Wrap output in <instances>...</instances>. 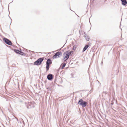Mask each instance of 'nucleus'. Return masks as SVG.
<instances>
[{
    "instance_id": "obj_1",
    "label": "nucleus",
    "mask_w": 127,
    "mask_h": 127,
    "mask_svg": "<svg viewBox=\"0 0 127 127\" xmlns=\"http://www.w3.org/2000/svg\"><path fill=\"white\" fill-rule=\"evenodd\" d=\"M87 103L86 102L83 101L82 99H80L78 102V104L82 106L83 107H85Z\"/></svg>"
},
{
    "instance_id": "obj_6",
    "label": "nucleus",
    "mask_w": 127,
    "mask_h": 127,
    "mask_svg": "<svg viewBox=\"0 0 127 127\" xmlns=\"http://www.w3.org/2000/svg\"><path fill=\"white\" fill-rule=\"evenodd\" d=\"M64 61H66L69 58V56L67 55V54H64Z\"/></svg>"
},
{
    "instance_id": "obj_13",
    "label": "nucleus",
    "mask_w": 127,
    "mask_h": 127,
    "mask_svg": "<svg viewBox=\"0 0 127 127\" xmlns=\"http://www.w3.org/2000/svg\"><path fill=\"white\" fill-rule=\"evenodd\" d=\"M85 37L86 38V40L87 41H89L90 39V37L89 36L85 34Z\"/></svg>"
},
{
    "instance_id": "obj_17",
    "label": "nucleus",
    "mask_w": 127,
    "mask_h": 127,
    "mask_svg": "<svg viewBox=\"0 0 127 127\" xmlns=\"http://www.w3.org/2000/svg\"><path fill=\"white\" fill-rule=\"evenodd\" d=\"M66 65V64L65 63H64L63 65V66H62V69H63L64 67Z\"/></svg>"
},
{
    "instance_id": "obj_14",
    "label": "nucleus",
    "mask_w": 127,
    "mask_h": 127,
    "mask_svg": "<svg viewBox=\"0 0 127 127\" xmlns=\"http://www.w3.org/2000/svg\"><path fill=\"white\" fill-rule=\"evenodd\" d=\"M49 65L46 64V68L47 71H48L49 70Z\"/></svg>"
},
{
    "instance_id": "obj_5",
    "label": "nucleus",
    "mask_w": 127,
    "mask_h": 127,
    "mask_svg": "<svg viewBox=\"0 0 127 127\" xmlns=\"http://www.w3.org/2000/svg\"><path fill=\"white\" fill-rule=\"evenodd\" d=\"M34 106V103L33 102H30L28 103L27 108H30L33 107Z\"/></svg>"
},
{
    "instance_id": "obj_15",
    "label": "nucleus",
    "mask_w": 127,
    "mask_h": 127,
    "mask_svg": "<svg viewBox=\"0 0 127 127\" xmlns=\"http://www.w3.org/2000/svg\"><path fill=\"white\" fill-rule=\"evenodd\" d=\"M19 54L22 55H24V53L21 51H20Z\"/></svg>"
},
{
    "instance_id": "obj_8",
    "label": "nucleus",
    "mask_w": 127,
    "mask_h": 127,
    "mask_svg": "<svg viewBox=\"0 0 127 127\" xmlns=\"http://www.w3.org/2000/svg\"><path fill=\"white\" fill-rule=\"evenodd\" d=\"M14 118L13 119V123L14 124V122L15 123H16V124H17V122H18V119L15 116H14Z\"/></svg>"
},
{
    "instance_id": "obj_16",
    "label": "nucleus",
    "mask_w": 127,
    "mask_h": 127,
    "mask_svg": "<svg viewBox=\"0 0 127 127\" xmlns=\"http://www.w3.org/2000/svg\"><path fill=\"white\" fill-rule=\"evenodd\" d=\"M14 51L16 53L19 54L20 51L17 50L15 49L14 50Z\"/></svg>"
},
{
    "instance_id": "obj_10",
    "label": "nucleus",
    "mask_w": 127,
    "mask_h": 127,
    "mask_svg": "<svg viewBox=\"0 0 127 127\" xmlns=\"http://www.w3.org/2000/svg\"><path fill=\"white\" fill-rule=\"evenodd\" d=\"M122 2V4L123 5H125L127 4V1L126 0H121Z\"/></svg>"
},
{
    "instance_id": "obj_2",
    "label": "nucleus",
    "mask_w": 127,
    "mask_h": 127,
    "mask_svg": "<svg viewBox=\"0 0 127 127\" xmlns=\"http://www.w3.org/2000/svg\"><path fill=\"white\" fill-rule=\"evenodd\" d=\"M44 59L43 58H40L34 62V64L35 65H40L43 61Z\"/></svg>"
},
{
    "instance_id": "obj_9",
    "label": "nucleus",
    "mask_w": 127,
    "mask_h": 127,
    "mask_svg": "<svg viewBox=\"0 0 127 127\" xmlns=\"http://www.w3.org/2000/svg\"><path fill=\"white\" fill-rule=\"evenodd\" d=\"M52 63L50 59H48L46 62V64L48 65H50V64H51Z\"/></svg>"
},
{
    "instance_id": "obj_3",
    "label": "nucleus",
    "mask_w": 127,
    "mask_h": 127,
    "mask_svg": "<svg viewBox=\"0 0 127 127\" xmlns=\"http://www.w3.org/2000/svg\"><path fill=\"white\" fill-rule=\"evenodd\" d=\"M62 53L61 52H59L56 53L53 57V58H59L62 56Z\"/></svg>"
},
{
    "instance_id": "obj_4",
    "label": "nucleus",
    "mask_w": 127,
    "mask_h": 127,
    "mask_svg": "<svg viewBox=\"0 0 127 127\" xmlns=\"http://www.w3.org/2000/svg\"><path fill=\"white\" fill-rule=\"evenodd\" d=\"M4 40V42L6 43V44L10 45H12V43L11 41H10L8 39L4 38L3 39Z\"/></svg>"
},
{
    "instance_id": "obj_12",
    "label": "nucleus",
    "mask_w": 127,
    "mask_h": 127,
    "mask_svg": "<svg viewBox=\"0 0 127 127\" xmlns=\"http://www.w3.org/2000/svg\"><path fill=\"white\" fill-rule=\"evenodd\" d=\"M71 53V52L69 51H66L64 52V54H67V55L69 56L70 55Z\"/></svg>"
},
{
    "instance_id": "obj_7",
    "label": "nucleus",
    "mask_w": 127,
    "mask_h": 127,
    "mask_svg": "<svg viewBox=\"0 0 127 127\" xmlns=\"http://www.w3.org/2000/svg\"><path fill=\"white\" fill-rule=\"evenodd\" d=\"M47 78L48 79L50 80L53 79V75L52 74H49L47 76Z\"/></svg>"
},
{
    "instance_id": "obj_11",
    "label": "nucleus",
    "mask_w": 127,
    "mask_h": 127,
    "mask_svg": "<svg viewBox=\"0 0 127 127\" xmlns=\"http://www.w3.org/2000/svg\"><path fill=\"white\" fill-rule=\"evenodd\" d=\"M89 45H86L84 47L83 50V52H84L89 47Z\"/></svg>"
}]
</instances>
